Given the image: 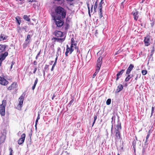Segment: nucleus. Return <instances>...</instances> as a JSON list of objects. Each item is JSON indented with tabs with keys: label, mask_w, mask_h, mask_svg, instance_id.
Returning a JSON list of instances; mask_svg holds the SVG:
<instances>
[{
	"label": "nucleus",
	"mask_w": 155,
	"mask_h": 155,
	"mask_svg": "<svg viewBox=\"0 0 155 155\" xmlns=\"http://www.w3.org/2000/svg\"><path fill=\"white\" fill-rule=\"evenodd\" d=\"M9 150H10V154L9 155H12V153L13 152V150L11 148H10L9 149Z\"/></svg>",
	"instance_id": "obj_41"
},
{
	"label": "nucleus",
	"mask_w": 155,
	"mask_h": 155,
	"mask_svg": "<svg viewBox=\"0 0 155 155\" xmlns=\"http://www.w3.org/2000/svg\"><path fill=\"white\" fill-rule=\"evenodd\" d=\"M124 86L121 84H119L117 87L116 89V92L117 93L119 92L123 88Z\"/></svg>",
	"instance_id": "obj_16"
},
{
	"label": "nucleus",
	"mask_w": 155,
	"mask_h": 155,
	"mask_svg": "<svg viewBox=\"0 0 155 155\" xmlns=\"http://www.w3.org/2000/svg\"><path fill=\"white\" fill-rule=\"evenodd\" d=\"M134 68V65L132 64H130L126 71V74H130L131 71Z\"/></svg>",
	"instance_id": "obj_13"
},
{
	"label": "nucleus",
	"mask_w": 155,
	"mask_h": 155,
	"mask_svg": "<svg viewBox=\"0 0 155 155\" xmlns=\"http://www.w3.org/2000/svg\"><path fill=\"white\" fill-rule=\"evenodd\" d=\"M25 98V96L23 94L21 95L19 98V103L17 106L16 109L19 110H21V108L22 107L23 102Z\"/></svg>",
	"instance_id": "obj_6"
},
{
	"label": "nucleus",
	"mask_w": 155,
	"mask_h": 155,
	"mask_svg": "<svg viewBox=\"0 0 155 155\" xmlns=\"http://www.w3.org/2000/svg\"><path fill=\"white\" fill-rule=\"evenodd\" d=\"M86 4H87L88 9V14H89V16L91 17V15L90 14V10L89 4L88 2H87Z\"/></svg>",
	"instance_id": "obj_31"
},
{
	"label": "nucleus",
	"mask_w": 155,
	"mask_h": 155,
	"mask_svg": "<svg viewBox=\"0 0 155 155\" xmlns=\"http://www.w3.org/2000/svg\"><path fill=\"white\" fill-rule=\"evenodd\" d=\"M154 107H152V110H151V115H152L153 114V113L154 111Z\"/></svg>",
	"instance_id": "obj_39"
},
{
	"label": "nucleus",
	"mask_w": 155,
	"mask_h": 155,
	"mask_svg": "<svg viewBox=\"0 0 155 155\" xmlns=\"http://www.w3.org/2000/svg\"><path fill=\"white\" fill-rule=\"evenodd\" d=\"M24 19L28 21H30V19L26 15H25L23 16V17Z\"/></svg>",
	"instance_id": "obj_23"
},
{
	"label": "nucleus",
	"mask_w": 155,
	"mask_h": 155,
	"mask_svg": "<svg viewBox=\"0 0 155 155\" xmlns=\"http://www.w3.org/2000/svg\"><path fill=\"white\" fill-rule=\"evenodd\" d=\"M99 12L98 13L100 18H101L103 16L102 13V9H99Z\"/></svg>",
	"instance_id": "obj_26"
},
{
	"label": "nucleus",
	"mask_w": 155,
	"mask_h": 155,
	"mask_svg": "<svg viewBox=\"0 0 155 155\" xmlns=\"http://www.w3.org/2000/svg\"><path fill=\"white\" fill-rule=\"evenodd\" d=\"M60 49H61V48L60 47H58V51H59L60 50Z\"/></svg>",
	"instance_id": "obj_62"
},
{
	"label": "nucleus",
	"mask_w": 155,
	"mask_h": 155,
	"mask_svg": "<svg viewBox=\"0 0 155 155\" xmlns=\"http://www.w3.org/2000/svg\"><path fill=\"white\" fill-rule=\"evenodd\" d=\"M8 82L4 78L0 76V84L2 85L6 86L8 84Z\"/></svg>",
	"instance_id": "obj_8"
},
{
	"label": "nucleus",
	"mask_w": 155,
	"mask_h": 155,
	"mask_svg": "<svg viewBox=\"0 0 155 155\" xmlns=\"http://www.w3.org/2000/svg\"><path fill=\"white\" fill-rule=\"evenodd\" d=\"M132 12L131 14H132L133 16L134 20L136 21L139 17L138 11L135 9Z\"/></svg>",
	"instance_id": "obj_10"
},
{
	"label": "nucleus",
	"mask_w": 155,
	"mask_h": 155,
	"mask_svg": "<svg viewBox=\"0 0 155 155\" xmlns=\"http://www.w3.org/2000/svg\"><path fill=\"white\" fill-rule=\"evenodd\" d=\"M138 74H137V76H136V78H135V79L136 81H137V79H138Z\"/></svg>",
	"instance_id": "obj_58"
},
{
	"label": "nucleus",
	"mask_w": 155,
	"mask_h": 155,
	"mask_svg": "<svg viewBox=\"0 0 155 155\" xmlns=\"http://www.w3.org/2000/svg\"><path fill=\"white\" fill-rule=\"evenodd\" d=\"M36 2V1L35 0H29L28 2Z\"/></svg>",
	"instance_id": "obj_47"
},
{
	"label": "nucleus",
	"mask_w": 155,
	"mask_h": 155,
	"mask_svg": "<svg viewBox=\"0 0 155 155\" xmlns=\"http://www.w3.org/2000/svg\"><path fill=\"white\" fill-rule=\"evenodd\" d=\"M111 102V100L110 98L108 99L106 101V104L107 105H109L110 104Z\"/></svg>",
	"instance_id": "obj_34"
},
{
	"label": "nucleus",
	"mask_w": 155,
	"mask_h": 155,
	"mask_svg": "<svg viewBox=\"0 0 155 155\" xmlns=\"http://www.w3.org/2000/svg\"><path fill=\"white\" fill-rule=\"evenodd\" d=\"M93 5H92L91 7V12H92L93 11Z\"/></svg>",
	"instance_id": "obj_52"
},
{
	"label": "nucleus",
	"mask_w": 155,
	"mask_h": 155,
	"mask_svg": "<svg viewBox=\"0 0 155 155\" xmlns=\"http://www.w3.org/2000/svg\"><path fill=\"white\" fill-rule=\"evenodd\" d=\"M127 74V76L125 78V81L126 82H127V81H128L130 80V79L131 78H132L133 76V75L130 74Z\"/></svg>",
	"instance_id": "obj_18"
},
{
	"label": "nucleus",
	"mask_w": 155,
	"mask_h": 155,
	"mask_svg": "<svg viewBox=\"0 0 155 155\" xmlns=\"http://www.w3.org/2000/svg\"><path fill=\"white\" fill-rule=\"evenodd\" d=\"M97 118V116L96 115L95 116H94V122H93V123L92 127H93L94 124L95 123V121L96 120Z\"/></svg>",
	"instance_id": "obj_38"
},
{
	"label": "nucleus",
	"mask_w": 155,
	"mask_h": 155,
	"mask_svg": "<svg viewBox=\"0 0 155 155\" xmlns=\"http://www.w3.org/2000/svg\"><path fill=\"white\" fill-rule=\"evenodd\" d=\"M115 139L116 141L117 140L120 139V132H115Z\"/></svg>",
	"instance_id": "obj_17"
},
{
	"label": "nucleus",
	"mask_w": 155,
	"mask_h": 155,
	"mask_svg": "<svg viewBox=\"0 0 155 155\" xmlns=\"http://www.w3.org/2000/svg\"><path fill=\"white\" fill-rule=\"evenodd\" d=\"M76 45H77V44L76 43H74V45L75 46V48H76Z\"/></svg>",
	"instance_id": "obj_59"
},
{
	"label": "nucleus",
	"mask_w": 155,
	"mask_h": 155,
	"mask_svg": "<svg viewBox=\"0 0 155 155\" xmlns=\"http://www.w3.org/2000/svg\"><path fill=\"white\" fill-rule=\"evenodd\" d=\"M15 18L16 21L18 25V26H19L20 25L21 22L20 17L19 16H17Z\"/></svg>",
	"instance_id": "obj_19"
},
{
	"label": "nucleus",
	"mask_w": 155,
	"mask_h": 155,
	"mask_svg": "<svg viewBox=\"0 0 155 155\" xmlns=\"http://www.w3.org/2000/svg\"><path fill=\"white\" fill-rule=\"evenodd\" d=\"M4 35L2 34H1L0 36V38H1V39H2L3 40H6L8 37V36H5L4 37Z\"/></svg>",
	"instance_id": "obj_28"
},
{
	"label": "nucleus",
	"mask_w": 155,
	"mask_h": 155,
	"mask_svg": "<svg viewBox=\"0 0 155 155\" xmlns=\"http://www.w3.org/2000/svg\"><path fill=\"white\" fill-rule=\"evenodd\" d=\"M103 0H101V2L99 4V6L98 7L99 9H102V5L104 3Z\"/></svg>",
	"instance_id": "obj_29"
},
{
	"label": "nucleus",
	"mask_w": 155,
	"mask_h": 155,
	"mask_svg": "<svg viewBox=\"0 0 155 155\" xmlns=\"http://www.w3.org/2000/svg\"><path fill=\"white\" fill-rule=\"evenodd\" d=\"M22 29L19 25L18 26L17 28V31L18 33H20L22 32Z\"/></svg>",
	"instance_id": "obj_21"
},
{
	"label": "nucleus",
	"mask_w": 155,
	"mask_h": 155,
	"mask_svg": "<svg viewBox=\"0 0 155 155\" xmlns=\"http://www.w3.org/2000/svg\"><path fill=\"white\" fill-rule=\"evenodd\" d=\"M38 56H36V57H35V59H36V60L37 59H38Z\"/></svg>",
	"instance_id": "obj_64"
},
{
	"label": "nucleus",
	"mask_w": 155,
	"mask_h": 155,
	"mask_svg": "<svg viewBox=\"0 0 155 155\" xmlns=\"http://www.w3.org/2000/svg\"><path fill=\"white\" fill-rule=\"evenodd\" d=\"M136 141H134L132 142V145H133V147L134 148V151H135V147H136Z\"/></svg>",
	"instance_id": "obj_35"
},
{
	"label": "nucleus",
	"mask_w": 155,
	"mask_h": 155,
	"mask_svg": "<svg viewBox=\"0 0 155 155\" xmlns=\"http://www.w3.org/2000/svg\"><path fill=\"white\" fill-rule=\"evenodd\" d=\"M26 28H27V26H25L23 27V28L22 29H24V30H25V32H27V31H26Z\"/></svg>",
	"instance_id": "obj_46"
},
{
	"label": "nucleus",
	"mask_w": 155,
	"mask_h": 155,
	"mask_svg": "<svg viewBox=\"0 0 155 155\" xmlns=\"http://www.w3.org/2000/svg\"><path fill=\"white\" fill-rule=\"evenodd\" d=\"M34 64L35 65H36L37 64V62L35 61H34Z\"/></svg>",
	"instance_id": "obj_55"
},
{
	"label": "nucleus",
	"mask_w": 155,
	"mask_h": 155,
	"mask_svg": "<svg viewBox=\"0 0 155 155\" xmlns=\"http://www.w3.org/2000/svg\"><path fill=\"white\" fill-rule=\"evenodd\" d=\"M153 54L150 53V56H149V57H150L149 59H150L151 58H153L152 56H153Z\"/></svg>",
	"instance_id": "obj_51"
},
{
	"label": "nucleus",
	"mask_w": 155,
	"mask_h": 155,
	"mask_svg": "<svg viewBox=\"0 0 155 155\" xmlns=\"http://www.w3.org/2000/svg\"><path fill=\"white\" fill-rule=\"evenodd\" d=\"M31 36L30 35H27V38L25 39L26 41H28V40H29L30 38H31Z\"/></svg>",
	"instance_id": "obj_36"
},
{
	"label": "nucleus",
	"mask_w": 155,
	"mask_h": 155,
	"mask_svg": "<svg viewBox=\"0 0 155 155\" xmlns=\"http://www.w3.org/2000/svg\"><path fill=\"white\" fill-rule=\"evenodd\" d=\"M125 71V69H122L117 74V78L116 81L118 80L120 78V76H121L123 73Z\"/></svg>",
	"instance_id": "obj_15"
},
{
	"label": "nucleus",
	"mask_w": 155,
	"mask_h": 155,
	"mask_svg": "<svg viewBox=\"0 0 155 155\" xmlns=\"http://www.w3.org/2000/svg\"><path fill=\"white\" fill-rule=\"evenodd\" d=\"M38 120H37L36 119V121H35V127L36 128V127H37V123L38 122Z\"/></svg>",
	"instance_id": "obj_48"
},
{
	"label": "nucleus",
	"mask_w": 155,
	"mask_h": 155,
	"mask_svg": "<svg viewBox=\"0 0 155 155\" xmlns=\"http://www.w3.org/2000/svg\"><path fill=\"white\" fill-rule=\"evenodd\" d=\"M141 73H142V74L143 75H146L147 74V71L146 70H142L141 71Z\"/></svg>",
	"instance_id": "obj_32"
},
{
	"label": "nucleus",
	"mask_w": 155,
	"mask_h": 155,
	"mask_svg": "<svg viewBox=\"0 0 155 155\" xmlns=\"http://www.w3.org/2000/svg\"><path fill=\"white\" fill-rule=\"evenodd\" d=\"M25 137L26 135L25 133L22 134L21 135V137L19 139L18 141V143L19 145L21 144L24 143L25 140Z\"/></svg>",
	"instance_id": "obj_9"
},
{
	"label": "nucleus",
	"mask_w": 155,
	"mask_h": 155,
	"mask_svg": "<svg viewBox=\"0 0 155 155\" xmlns=\"http://www.w3.org/2000/svg\"><path fill=\"white\" fill-rule=\"evenodd\" d=\"M67 1H68L70 2H71L74 1V0H66Z\"/></svg>",
	"instance_id": "obj_60"
},
{
	"label": "nucleus",
	"mask_w": 155,
	"mask_h": 155,
	"mask_svg": "<svg viewBox=\"0 0 155 155\" xmlns=\"http://www.w3.org/2000/svg\"><path fill=\"white\" fill-rule=\"evenodd\" d=\"M57 59H58V57L57 56L56 57V58H55V61H54V64L53 65V66H52V68H51V71H53V70L54 67L55 66V65H56V64Z\"/></svg>",
	"instance_id": "obj_30"
},
{
	"label": "nucleus",
	"mask_w": 155,
	"mask_h": 155,
	"mask_svg": "<svg viewBox=\"0 0 155 155\" xmlns=\"http://www.w3.org/2000/svg\"><path fill=\"white\" fill-rule=\"evenodd\" d=\"M102 64V57L100 56L98 59L96 63V69L100 70L101 65Z\"/></svg>",
	"instance_id": "obj_7"
},
{
	"label": "nucleus",
	"mask_w": 155,
	"mask_h": 155,
	"mask_svg": "<svg viewBox=\"0 0 155 155\" xmlns=\"http://www.w3.org/2000/svg\"><path fill=\"white\" fill-rule=\"evenodd\" d=\"M154 25V21H152L151 23H150V25L152 27H153Z\"/></svg>",
	"instance_id": "obj_45"
},
{
	"label": "nucleus",
	"mask_w": 155,
	"mask_h": 155,
	"mask_svg": "<svg viewBox=\"0 0 155 155\" xmlns=\"http://www.w3.org/2000/svg\"><path fill=\"white\" fill-rule=\"evenodd\" d=\"M150 135H149V134H148L147 135V136L146 137V141L145 143H146L148 139L150 137Z\"/></svg>",
	"instance_id": "obj_42"
},
{
	"label": "nucleus",
	"mask_w": 155,
	"mask_h": 155,
	"mask_svg": "<svg viewBox=\"0 0 155 155\" xmlns=\"http://www.w3.org/2000/svg\"><path fill=\"white\" fill-rule=\"evenodd\" d=\"M120 52L119 51H117L115 54V55H117V54H119V53Z\"/></svg>",
	"instance_id": "obj_53"
},
{
	"label": "nucleus",
	"mask_w": 155,
	"mask_h": 155,
	"mask_svg": "<svg viewBox=\"0 0 155 155\" xmlns=\"http://www.w3.org/2000/svg\"><path fill=\"white\" fill-rule=\"evenodd\" d=\"M7 46V45H5L0 44V67L1 66L2 61L8 55V53L7 51H5L3 53H2L5 51Z\"/></svg>",
	"instance_id": "obj_2"
},
{
	"label": "nucleus",
	"mask_w": 155,
	"mask_h": 155,
	"mask_svg": "<svg viewBox=\"0 0 155 155\" xmlns=\"http://www.w3.org/2000/svg\"><path fill=\"white\" fill-rule=\"evenodd\" d=\"M27 43H24L23 45V48H26L27 46Z\"/></svg>",
	"instance_id": "obj_44"
},
{
	"label": "nucleus",
	"mask_w": 155,
	"mask_h": 155,
	"mask_svg": "<svg viewBox=\"0 0 155 155\" xmlns=\"http://www.w3.org/2000/svg\"><path fill=\"white\" fill-rule=\"evenodd\" d=\"M53 18L54 20L55 24L57 27L60 28L63 25L64 22L63 19L64 18L57 17V16H53Z\"/></svg>",
	"instance_id": "obj_4"
},
{
	"label": "nucleus",
	"mask_w": 155,
	"mask_h": 155,
	"mask_svg": "<svg viewBox=\"0 0 155 155\" xmlns=\"http://www.w3.org/2000/svg\"><path fill=\"white\" fill-rule=\"evenodd\" d=\"M155 49L154 47H153V49L151 51L150 53L153 54L154 52Z\"/></svg>",
	"instance_id": "obj_43"
},
{
	"label": "nucleus",
	"mask_w": 155,
	"mask_h": 155,
	"mask_svg": "<svg viewBox=\"0 0 155 155\" xmlns=\"http://www.w3.org/2000/svg\"><path fill=\"white\" fill-rule=\"evenodd\" d=\"M69 47L68 45H66V51L65 53V54L66 56H68V53H70L69 50Z\"/></svg>",
	"instance_id": "obj_22"
},
{
	"label": "nucleus",
	"mask_w": 155,
	"mask_h": 155,
	"mask_svg": "<svg viewBox=\"0 0 155 155\" xmlns=\"http://www.w3.org/2000/svg\"><path fill=\"white\" fill-rule=\"evenodd\" d=\"M56 16L62 18H66V11L61 6L57 7L55 10Z\"/></svg>",
	"instance_id": "obj_3"
},
{
	"label": "nucleus",
	"mask_w": 155,
	"mask_h": 155,
	"mask_svg": "<svg viewBox=\"0 0 155 155\" xmlns=\"http://www.w3.org/2000/svg\"><path fill=\"white\" fill-rule=\"evenodd\" d=\"M144 1H145V0H142V2L140 3H143V2H144Z\"/></svg>",
	"instance_id": "obj_63"
},
{
	"label": "nucleus",
	"mask_w": 155,
	"mask_h": 155,
	"mask_svg": "<svg viewBox=\"0 0 155 155\" xmlns=\"http://www.w3.org/2000/svg\"><path fill=\"white\" fill-rule=\"evenodd\" d=\"M74 47V45H71L70 47H69V50L70 51V54H71L72 53L73 51L74 50V48H73Z\"/></svg>",
	"instance_id": "obj_25"
},
{
	"label": "nucleus",
	"mask_w": 155,
	"mask_h": 155,
	"mask_svg": "<svg viewBox=\"0 0 155 155\" xmlns=\"http://www.w3.org/2000/svg\"><path fill=\"white\" fill-rule=\"evenodd\" d=\"M37 70V68L36 67H35L34 69V70L33 71V73L34 74H35L36 72V71Z\"/></svg>",
	"instance_id": "obj_49"
},
{
	"label": "nucleus",
	"mask_w": 155,
	"mask_h": 155,
	"mask_svg": "<svg viewBox=\"0 0 155 155\" xmlns=\"http://www.w3.org/2000/svg\"><path fill=\"white\" fill-rule=\"evenodd\" d=\"M40 52H41V50L39 51V53L38 54H37V56L38 57L39 56L40 54Z\"/></svg>",
	"instance_id": "obj_56"
},
{
	"label": "nucleus",
	"mask_w": 155,
	"mask_h": 155,
	"mask_svg": "<svg viewBox=\"0 0 155 155\" xmlns=\"http://www.w3.org/2000/svg\"><path fill=\"white\" fill-rule=\"evenodd\" d=\"M65 153H66V155H69V153L67 151H66Z\"/></svg>",
	"instance_id": "obj_57"
},
{
	"label": "nucleus",
	"mask_w": 155,
	"mask_h": 155,
	"mask_svg": "<svg viewBox=\"0 0 155 155\" xmlns=\"http://www.w3.org/2000/svg\"><path fill=\"white\" fill-rule=\"evenodd\" d=\"M98 2L97 0L95 2L94 5V11L95 12H96V9L97 7Z\"/></svg>",
	"instance_id": "obj_27"
},
{
	"label": "nucleus",
	"mask_w": 155,
	"mask_h": 155,
	"mask_svg": "<svg viewBox=\"0 0 155 155\" xmlns=\"http://www.w3.org/2000/svg\"><path fill=\"white\" fill-rule=\"evenodd\" d=\"M99 70H97V69H96L95 72L94 73L93 76V78H94L97 74L98 73V72L99 71Z\"/></svg>",
	"instance_id": "obj_33"
},
{
	"label": "nucleus",
	"mask_w": 155,
	"mask_h": 155,
	"mask_svg": "<svg viewBox=\"0 0 155 155\" xmlns=\"http://www.w3.org/2000/svg\"><path fill=\"white\" fill-rule=\"evenodd\" d=\"M74 101V98H72V100L70 101L68 104L70 105H71Z\"/></svg>",
	"instance_id": "obj_37"
},
{
	"label": "nucleus",
	"mask_w": 155,
	"mask_h": 155,
	"mask_svg": "<svg viewBox=\"0 0 155 155\" xmlns=\"http://www.w3.org/2000/svg\"><path fill=\"white\" fill-rule=\"evenodd\" d=\"M44 71L43 75H45V71H47L49 69V65L46 64L44 68Z\"/></svg>",
	"instance_id": "obj_24"
},
{
	"label": "nucleus",
	"mask_w": 155,
	"mask_h": 155,
	"mask_svg": "<svg viewBox=\"0 0 155 155\" xmlns=\"http://www.w3.org/2000/svg\"><path fill=\"white\" fill-rule=\"evenodd\" d=\"M71 45H74V39L73 38H72L71 39Z\"/></svg>",
	"instance_id": "obj_40"
},
{
	"label": "nucleus",
	"mask_w": 155,
	"mask_h": 155,
	"mask_svg": "<svg viewBox=\"0 0 155 155\" xmlns=\"http://www.w3.org/2000/svg\"><path fill=\"white\" fill-rule=\"evenodd\" d=\"M17 83L16 82H13L10 86L8 88L7 90L8 91H11L16 88L17 87Z\"/></svg>",
	"instance_id": "obj_12"
},
{
	"label": "nucleus",
	"mask_w": 155,
	"mask_h": 155,
	"mask_svg": "<svg viewBox=\"0 0 155 155\" xmlns=\"http://www.w3.org/2000/svg\"><path fill=\"white\" fill-rule=\"evenodd\" d=\"M150 36L149 35H147L146 37H145L144 42L145 46H148L150 45Z\"/></svg>",
	"instance_id": "obj_11"
},
{
	"label": "nucleus",
	"mask_w": 155,
	"mask_h": 155,
	"mask_svg": "<svg viewBox=\"0 0 155 155\" xmlns=\"http://www.w3.org/2000/svg\"><path fill=\"white\" fill-rule=\"evenodd\" d=\"M112 130H113V125H112V127H111V132L112 133Z\"/></svg>",
	"instance_id": "obj_61"
},
{
	"label": "nucleus",
	"mask_w": 155,
	"mask_h": 155,
	"mask_svg": "<svg viewBox=\"0 0 155 155\" xmlns=\"http://www.w3.org/2000/svg\"><path fill=\"white\" fill-rule=\"evenodd\" d=\"M53 34L55 37L52 38V40H54V42L57 41L62 43L65 39L66 36L60 31L56 30L54 32Z\"/></svg>",
	"instance_id": "obj_1"
},
{
	"label": "nucleus",
	"mask_w": 155,
	"mask_h": 155,
	"mask_svg": "<svg viewBox=\"0 0 155 155\" xmlns=\"http://www.w3.org/2000/svg\"><path fill=\"white\" fill-rule=\"evenodd\" d=\"M6 103V100H3L2 101V104H0V114L2 116H4L5 115V107Z\"/></svg>",
	"instance_id": "obj_5"
},
{
	"label": "nucleus",
	"mask_w": 155,
	"mask_h": 155,
	"mask_svg": "<svg viewBox=\"0 0 155 155\" xmlns=\"http://www.w3.org/2000/svg\"><path fill=\"white\" fill-rule=\"evenodd\" d=\"M38 78H36V79L33 85V86L32 87V90H33L35 89V87L36 85L38 82Z\"/></svg>",
	"instance_id": "obj_20"
},
{
	"label": "nucleus",
	"mask_w": 155,
	"mask_h": 155,
	"mask_svg": "<svg viewBox=\"0 0 155 155\" xmlns=\"http://www.w3.org/2000/svg\"><path fill=\"white\" fill-rule=\"evenodd\" d=\"M121 129V124L120 123H118L115 128V132H120Z\"/></svg>",
	"instance_id": "obj_14"
},
{
	"label": "nucleus",
	"mask_w": 155,
	"mask_h": 155,
	"mask_svg": "<svg viewBox=\"0 0 155 155\" xmlns=\"http://www.w3.org/2000/svg\"><path fill=\"white\" fill-rule=\"evenodd\" d=\"M40 114H38V116L37 117V119L39 120L40 119Z\"/></svg>",
	"instance_id": "obj_50"
},
{
	"label": "nucleus",
	"mask_w": 155,
	"mask_h": 155,
	"mask_svg": "<svg viewBox=\"0 0 155 155\" xmlns=\"http://www.w3.org/2000/svg\"><path fill=\"white\" fill-rule=\"evenodd\" d=\"M55 94H54L52 97V99L53 100L54 98V97H55Z\"/></svg>",
	"instance_id": "obj_54"
}]
</instances>
